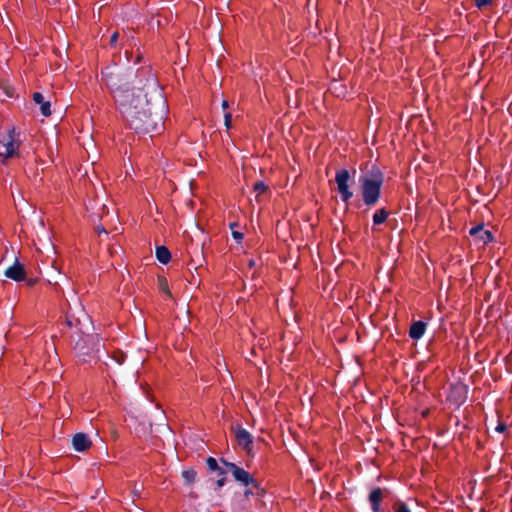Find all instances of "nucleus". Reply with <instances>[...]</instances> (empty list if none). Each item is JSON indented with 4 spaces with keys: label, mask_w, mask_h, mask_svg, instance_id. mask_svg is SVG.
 Instances as JSON below:
<instances>
[{
    "label": "nucleus",
    "mask_w": 512,
    "mask_h": 512,
    "mask_svg": "<svg viewBox=\"0 0 512 512\" xmlns=\"http://www.w3.org/2000/svg\"><path fill=\"white\" fill-rule=\"evenodd\" d=\"M142 76L144 80H146L150 104L137 114V118L143 123V126L132 129L137 133L144 134L159 132L164 125L166 101L163 96L162 88L152 70H144Z\"/></svg>",
    "instance_id": "nucleus-1"
},
{
    "label": "nucleus",
    "mask_w": 512,
    "mask_h": 512,
    "mask_svg": "<svg viewBox=\"0 0 512 512\" xmlns=\"http://www.w3.org/2000/svg\"><path fill=\"white\" fill-rule=\"evenodd\" d=\"M470 235L475 238V240L482 244H487L492 240V235L489 230H485L482 226H476L470 229Z\"/></svg>",
    "instance_id": "nucleus-13"
},
{
    "label": "nucleus",
    "mask_w": 512,
    "mask_h": 512,
    "mask_svg": "<svg viewBox=\"0 0 512 512\" xmlns=\"http://www.w3.org/2000/svg\"><path fill=\"white\" fill-rule=\"evenodd\" d=\"M17 147L12 135L9 134L4 140H0V157H12Z\"/></svg>",
    "instance_id": "nucleus-11"
},
{
    "label": "nucleus",
    "mask_w": 512,
    "mask_h": 512,
    "mask_svg": "<svg viewBox=\"0 0 512 512\" xmlns=\"http://www.w3.org/2000/svg\"><path fill=\"white\" fill-rule=\"evenodd\" d=\"M507 429L506 424L499 422L498 425L495 427V431L499 433H503Z\"/></svg>",
    "instance_id": "nucleus-30"
},
{
    "label": "nucleus",
    "mask_w": 512,
    "mask_h": 512,
    "mask_svg": "<svg viewBox=\"0 0 512 512\" xmlns=\"http://www.w3.org/2000/svg\"><path fill=\"white\" fill-rule=\"evenodd\" d=\"M156 259L162 263L167 264L171 259V253L166 246H157L155 251Z\"/></svg>",
    "instance_id": "nucleus-16"
},
{
    "label": "nucleus",
    "mask_w": 512,
    "mask_h": 512,
    "mask_svg": "<svg viewBox=\"0 0 512 512\" xmlns=\"http://www.w3.org/2000/svg\"><path fill=\"white\" fill-rule=\"evenodd\" d=\"M66 324L69 327L78 326L80 324V319L75 318L70 312L66 313Z\"/></svg>",
    "instance_id": "nucleus-23"
},
{
    "label": "nucleus",
    "mask_w": 512,
    "mask_h": 512,
    "mask_svg": "<svg viewBox=\"0 0 512 512\" xmlns=\"http://www.w3.org/2000/svg\"><path fill=\"white\" fill-rule=\"evenodd\" d=\"M140 59H141V56H140V55H138V56H137V62H139V61H140Z\"/></svg>",
    "instance_id": "nucleus-38"
},
{
    "label": "nucleus",
    "mask_w": 512,
    "mask_h": 512,
    "mask_svg": "<svg viewBox=\"0 0 512 512\" xmlns=\"http://www.w3.org/2000/svg\"><path fill=\"white\" fill-rule=\"evenodd\" d=\"M151 70L149 67L135 68L134 66H119L116 64L105 67L102 72V81L111 91L114 101H118L131 93L133 86H139L145 82L142 73Z\"/></svg>",
    "instance_id": "nucleus-2"
},
{
    "label": "nucleus",
    "mask_w": 512,
    "mask_h": 512,
    "mask_svg": "<svg viewBox=\"0 0 512 512\" xmlns=\"http://www.w3.org/2000/svg\"><path fill=\"white\" fill-rule=\"evenodd\" d=\"M221 462L226 466L229 472L232 473L235 481L244 486H253L255 488H259L258 482L253 478V476L247 472L245 469L239 467L233 462H229L225 459H221Z\"/></svg>",
    "instance_id": "nucleus-6"
},
{
    "label": "nucleus",
    "mask_w": 512,
    "mask_h": 512,
    "mask_svg": "<svg viewBox=\"0 0 512 512\" xmlns=\"http://www.w3.org/2000/svg\"><path fill=\"white\" fill-rule=\"evenodd\" d=\"M206 464L209 470L217 471L218 473L220 471H223V469L218 465V462L213 457H208L206 460Z\"/></svg>",
    "instance_id": "nucleus-21"
},
{
    "label": "nucleus",
    "mask_w": 512,
    "mask_h": 512,
    "mask_svg": "<svg viewBox=\"0 0 512 512\" xmlns=\"http://www.w3.org/2000/svg\"><path fill=\"white\" fill-rule=\"evenodd\" d=\"M425 330L426 323L422 321H417L411 325L409 335L412 339L418 340L424 335Z\"/></svg>",
    "instance_id": "nucleus-15"
},
{
    "label": "nucleus",
    "mask_w": 512,
    "mask_h": 512,
    "mask_svg": "<svg viewBox=\"0 0 512 512\" xmlns=\"http://www.w3.org/2000/svg\"><path fill=\"white\" fill-rule=\"evenodd\" d=\"M233 430L238 445L245 451L250 452L251 446L253 444V437L249 431L240 425H237L235 428H233Z\"/></svg>",
    "instance_id": "nucleus-8"
},
{
    "label": "nucleus",
    "mask_w": 512,
    "mask_h": 512,
    "mask_svg": "<svg viewBox=\"0 0 512 512\" xmlns=\"http://www.w3.org/2000/svg\"><path fill=\"white\" fill-rule=\"evenodd\" d=\"M361 184V195L366 205H374L380 196V188L382 185V175L376 171L366 174L359 179Z\"/></svg>",
    "instance_id": "nucleus-4"
},
{
    "label": "nucleus",
    "mask_w": 512,
    "mask_h": 512,
    "mask_svg": "<svg viewBox=\"0 0 512 512\" xmlns=\"http://www.w3.org/2000/svg\"><path fill=\"white\" fill-rule=\"evenodd\" d=\"M147 93L146 81L139 86H133L131 93L115 102L122 118L130 128L142 127L143 123L137 118L139 111L150 104Z\"/></svg>",
    "instance_id": "nucleus-3"
},
{
    "label": "nucleus",
    "mask_w": 512,
    "mask_h": 512,
    "mask_svg": "<svg viewBox=\"0 0 512 512\" xmlns=\"http://www.w3.org/2000/svg\"><path fill=\"white\" fill-rule=\"evenodd\" d=\"M103 344L97 334H85L75 344L74 349L83 362H88L92 358H99V353Z\"/></svg>",
    "instance_id": "nucleus-5"
},
{
    "label": "nucleus",
    "mask_w": 512,
    "mask_h": 512,
    "mask_svg": "<svg viewBox=\"0 0 512 512\" xmlns=\"http://www.w3.org/2000/svg\"><path fill=\"white\" fill-rule=\"evenodd\" d=\"M350 179V173L347 169H340L336 172L335 182L337 184V191L341 195V199L347 207V202L352 196L349 191L348 181Z\"/></svg>",
    "instance_id": "nucleus-7"
},
{
    "label": "nucleus",
    "mask_w": 512,
    "mask_h": 512,
    "mask_svg": "<svg viewBox=\"0 0 512 512\" xmlns=\"http://www.w3.org/2000/svg\"><path fill=\"white\" fill-rule=\"evenodd\" d=\"M218 476H219V479L216 481V485H217V488H221V487H223V486L225 485V483H226V479H227V478H226V472H225V470L220 471V472L218 473Z\"/></svg>",
    "instance_id": "nucleus-26"
},
{
    "label": "nucleus",
    "mask_w": 512,
    "mask_h": 512,
    "mask_svg": "<svg viewBox=\"0 0 512 512\" xmlns=\"http://www.w3.org/2000/svg\"><path fill=\"white\" fill-rule=\"evenodd\" d=\"M4 275L13 281L20 282L25 280L26 271L23 265L20 264L16 259L12 265L6 268V270L4 271Z\"/></svg>",
    "instance_id": "nucleus-10"
},
{
    "label": "nucleus",
    "mask_w": 512,
    "mask_h": 512,
    "mask_svg": "<svg viewBox=\"0 0 512 512\" xmlns=\"http://www.w3.org/2000/svg\"><path fill=\"white\" fill-rule=\"evenodd\" d=\"M466 394H467L466 386L461 383H457V384L451 385L450 391L447 395V400L458 406L465 401Z\"/></svg>",
    "instance_id": "nucleus-9"
},
{
    "label": "nucleus",
    "mask_w": 512,
    "mask_h": 512,
    "mask_svg": "<svg viewBox=\"0 0 512 512\" xmlns=\"http://www.w3.org/2000/svg\"><path fill=\"white\" fill-rule=\"evenodd\" d=\"M238 224L236 222L230 223L229 227L232 230V236L237 241L240 242L244 238V234L242 232H239L237 230H234L235 227H237Z\"/></svg>",
    "instance_id": "nucleus-22"
},
{
    "label": "nucleus",
    "mask_w": 512,
    "mask_h": 512,
    "mask_svg": "<svg viewBox=\"0 0 512 512\" xmlns=\"http://www.w3.org/2000/svg\"><path fill=\"white\" fill-rule=\"evenodd\" d=\"M163 21L166 22V18H162L161 16H155V17H152L151 20L149 21L148 25V29L149 30H159L161 28H163Z\"/></svg>",
    "instance_id": "nucleus-19"
},
{
    "label": "nucleus",
    "mask_w": 512,
    "mask_h": 512,
    "mask_svg": "<svg viewBox=\"0 0 512 512\" xmlns=\"http://www.w3.org/2000/svg\"><path fill=\"white\" fill-rule=\"evenodd\" d=\"M118 35H119V34H112V35H111V38H110V44H111V45H115V44L117 43Z\"/></svg>",
    "instance_id": "nucleus-31"
},
{
    "label": "nucleus",
    "mask_w": 512,
    "mask_h": 512,
    "mask_svg": "<svg viewBox=\"0 0 512 512\" xmlns=\"http://www.w3.org/2000/svg\"><path fill=\"white\" fill-rule=\"evenodd\" d=\"M397 512H410V510L405 505H400Z\"/></svg>",
    "instance_id": "nucleus-32"
},
{
    "label": "nucleus",
    "mask_w": 512,
    "mask_h": 512,
    "mask_svg": "<svg viewBox=\"0 0 512 512\" xmlns=\"http://www.w3.org/2000/svg\"><path fill=\"white\" fill-rule=\"evenodd\" d=\"M132 494H133L134 497H139L140 490H138L137 488H134L133 491H132Z\"/></svg>",
    "instance_id": "nucleus-35"
},
{
    "label": "nucleus",
    "mask_w": 512,
    "mask_h": 512,
    "mask_svg": "<svg viewBox=\"0 0 512 512\" xmlns=\"http://www.w3.org/2000/svg\"><path fill=\"white\" fill-rule=\"evenodd\" d=\"M492 0H475V4L478 8L488 6Z\"/></svg>",
    "instance_id": "nucleus-28"
},
{
    "label": "nucleus",
    "mask_w": 512,
    "mask_h": 512,
    "mask_svg": "<svg viewBox=\"0 0 512 512\" xmlns=\"http://www.w3.org/2000/svg\"><path fill=\"white\" fill-rule=\"evenodd\" d=\"M33 101L37 104H40L41 114L45 117L51 115V105L49 101H44V96L40 92L33 93Z\"/></svg>",
    "instance_id": "nucleus-14"
},
{
    "label": "nucleus",
    "mask_w": 512,
    "mask_h": 512,
    "mask_svg": "<svg viewBox=\"0 0 512 512\" xmlns=\"http://www.w3.org/2000/svg\"><path fill=\"white\" fill-rule=\"evenodd\" d=\"M381 498H382L381 489H374L373 491H371V493L369 495V500L372 504V509L374 512H377L379 510V503L381 501Z\"/></svg>",
    "instance_id": "nucleus-17"
},
{
    "label": "nucleus",
    "mask_w": 512,
    "mask_h": 512,
    "mask_svg": "<svg viewBox=\"0 0 512 512\" xmlns=\"http://www.w3.org/2000/svg\"><path fill=\"white\" fill-rule=\"evenodd\" d=\"M388 213L385 209L377 210L373 215V223L375 225H380L385 222L387 219Z\"/></svg>",
    "instance_id": "nucleus-20"
},
{
    "label": "nucleus",
    "mask_w": 512,
    "mask_h": 512,
    "mask_svg": "<svg viewBox=\"0 0 512 512\" xmlns=\"http://www.w3.org/2000/svg\"><path fill=\"white\" fill-rule=\"evenodd\" d=\"M158 283H159V288L161 289V291H163L167 295H171L166 278L158 277Z\"/></svg>",
    "instance_id": "nucleus-25"
},
{
    "label": "nucleus",
    "mask_w": 512,
    "mask_h": 512,
    "mask_svg": "<svg viewBox=\"0 0 512 512\" xmlns=\"http://www.w3.org/2000/svg\"><path fill=\"white\" fill-rule=\"evenodd\" d=\"M231 122H232V115L231 113L227 112L224 114V125L227 129L231 128Z\"/></svg>",
    "instance_id": "nucleus-27"
},
{
    "label": "nucleus",
    "mask_w": 512,
    "mask_h": 512,
    "mask_svg": "<svg viewBox=\"0 0 512 512\" xmlns=\"http://www.w3.org/2000/svg\"><path fill=\"white\" fill-rule=\"evenodd\" d=\"M245 495H246V496L252 495V491H250V490H246V491H245Z\"/></svg>",
    "instance_id": "nucleus-36"
},
{
    "label": "nucleus",
    "mask_w": 512,
    "mask_h": 512,
    "mask_svg": "<svg viewBox=\"0 0 512 512\" xmlns=\"http://www.w3.org/2000/svg\"><path fill=\"white\" fill-rule=\"evenodd\" d=\"M96 231L100 234V233H104V234H107V231L105 230L104 227L102 226H99L96 228Z\"/></svg>",
    "instance_id": "nucleus-33"
},
{
    "label": "nucleus",
    "mask_w": 512,
    "mask_h": 512,
    "mask_svg": "<svg viewBox=\"0 0 512 512\" xmlns=\"http://www.w3.org/2000/svg\"><path fill=\"white\" fill-rule=\"evenodd\" d=\"M197 473L194 469L184 470L182 472V478L185 485H190L196 480Z\"/></svg>",
    "instance_id": "nucleus-18"
},
{
    "label": "nucleus",
    "mask_w": 512,
    "mask_h": 512,
    "mask_svg": "<svg viewBox=\"0 0 512 512\" xmlns=\"http://www.w3.org/2000/svg\"><path fill=\"white\" fill-rule=\"evenodd\" d=\"M91 445H92V442H91L90 438L88 437V435L85 433H82V432L76 433L72 437V446H73L74 450H76L78 452L86 451L87 449L90 448Z\"/></svg>",
    "instance_id": "nucleus-12"
},
{
    "label": "nucleus",
    "mask_w": 512,
    "mask_h": 512,
    "mask_svg": "<svg viewBox=\"0 0 512 512\" xmlns=\"http://www.w3.org/2000/svg\"><path fill=\"white\" fill-rule=\"evenodd\" d=\"M221 106L225 110L229 107V102L227 100H223Z\"/></svg>",
    "instance_id": "nucleus-34"
},
{
    "label": "nucleus",
    "mask_w": 512,
    "mask_h": 512,
    "mask_svg": "<svg viewBox=\"0 0 512 512\" xmlns=\"http://www.w3.org/2000/svg\"><path fill=\"white\" fill-rule=\"evenodd\" d=\"M267 188V185L263 181H258L253 185V189L258 195L264 193Z\"/></svg>",
    "instance_id": "nucleus-24"
},
{
    "label": "nucleus",
    "mask_w": 512,
    "mask_h": 512,
    "mask_svg": "<svg viewBox=\"0 0 512 512\" xmlns=\"http://www.w3.org/2000/svg\"><path fill=\"white\" fill-rule=\"evenodd\" d=\"M33 284H34V280H29V281H28V285H29V286H32Z\"/></svg>",
    "instance_id": "nucleus-37"
},
{
    "label": "nucleus",
    "mask_w": 512,
    "mask_h": 512,
    "mask_svg": "<svg viewBox=\"0 0 512 512\" xmlns=\"http://www.w3.org/2000/svg\"><path fill=\"white\" fill-rule=\"evenodd\" d=\"M125 358L126 356L120 352V353H117L115 356H114V359L115 361L118 363V364H122L124 361H125Z\"/></svg>",
    "instance_id": "nucleus-29"
}]
</instances>
